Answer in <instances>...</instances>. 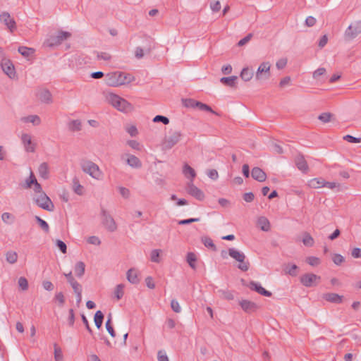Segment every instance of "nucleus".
<instances>
[{
	"label": "nucleus",
	"instance_id": "nucleus-44",
	"mask_svg": "<svg viewBox=\"0 0 361 361\" xmlns=\"http://www.w3.org/2000/svg\"><path fill=\"white\" fill-rule=\"evenodd\" d=\"M202 242L205 247L211 248L213 250H216V245H214L213 240L210 238L207 237V236L202 237Z\"/></svg>",
	"mask_w": 361,
	"mask_h": 361
},
{
	"label": "nucleus",
	"instance_id": "nucleus-43",
	"mask_svg": "<svg viewBox=\"0 0 361 361\" xmlns=\"http://www.w3.org/2000/svg\"><path fill=\"white\" fill-rule=\"evenodd\" d=\"M298 267L297 265L295 264H287L284 271L286 274L292 276H295L297 275V270H298Z\"/></svg>",
	"mask_w": 361,
	"mask_h": 361
},
{
	"label": "nucleus",
	"instance_id": "nucleus-60",
	"mask_svg": "<svg viewBox=\"0 0 361 361\" xmlns=\"http://www.w3.org/2000/svg\"><path fill=\"white\" fill-rule=\"evenodd\" d=\"M210 8L213 12H218L221 9V4L219 1H213L210 3Z\"/></svg>",
	"mask_w": 361,
	"mask_h": 361
},
{
	"label": "nucleus",
	"instance_id": "nucleus-39",
	"mask_svg": "<svg viewBox=\"0 0 361 361\" xmlns=\"http://www.w3.org/2000/svg\"><path fill=\"white\" fill-rule=\"evenodd\" d=\"M6 259L10 264H14L18 260V254L14 251H8L6 253Z\"/></svg>",
	"mask_w": 361,
	"mask_h": 361
},
{
	"label": "nucleus",
	"instance_id": "nucleus-58",
	"mask_svg": "<svg viewBox=\"0 0 361 361\" xmlns=\"http://www.w3.org/2000/svg\"><path fill=\"white\" fill-rule=\"evenodd\" d=\"M127 144L131 147L133 148V149H136V150H138V151H140L141 149H142V146L140 145V144L136 141V140H128L127 142Z\"/></svg>",
	"mask_w": 361,
	"mask_h": 361
},
{
	"label": "nucleus",
	"instance_id": "nucleus-52",
	"mask_svg": "<svg viewBox=\"0 0 361 361\" xmlns=\"http://www.w3.org/2000/svg\"><path fill=\"white\" fill-rule=\"evenodd\" d=\"M18 286L23 290H27V288H28L27 280L23 276L20 277L18 279Z\"/></svg>",
	"mask_w": 361,
	"mask_h": 361
},
{
	"label": "nucleus",
	"instance_id": "nucleus-63",
	"mask_svg": "<svg viewBox=\"0 0 361 361\" xmlns=\"http://www.w3.org/2000/svg\"><path fill=\"white\" fill-rule=\"evenodd\" d=\"M118 190H119L121 195L123 197H124L126 199L129 198L130 192L128 188H124V187H119Z\"/></svg>",
	"mask_w": 361,
	"mask_h": 361
},
{
	"label": "nucleus",
	"instance_id": "nucleus-33",
	"mask_svg": "<svg viewBox=\"0 0 361 361\" xmlns=\"http://www.w3.org/2000/svg\"><path fill=\"white\" fill-rule=\"evenodd\" d=\"M75 273L79 278L82 277L85 273V264L82 262H78L75 266Z\"/></svg>",
	"mask_w": 361,
	"mask_h": 361
},
{
	"label": "nucleus",
	"instance_id": "nucleus-25",
	"mask_svg": "<svg viewBox=\"0 0 361 361\" xmlns=\"http://www.w3.org/2000/svg\"><path fill=\"white\" fill-rule=\"evenodd\" d=\"M183 173L187 178H190V181H193V179L196 176L195 171L188 164H185L183 168Z\"/></svg>",
	"mask_w": 361,
	"mask_h": 361
},
{
	"label": "nucleus",
	"instance_id": "nucleus-51",
	"mask_svg": "<svg viewBox=\"0 0 361 361\" xmlns=\"http://www.w3.org/2000/svg\"><path fill=\"white\" fill-rule=\"evenodd\" d=\"M1 219L6 224H11L14 221V216L8 212H4L1 215Z\"/></svg>",
	"mask_w": 361,
	"mask_h": 361
},
{
	"label": "nucleus",
	"instance_id": "nucleus-19",
	"mask_svg": "<svg viewBox=\"0 0 361 361\" xmlns=\"http://www.w3.org/2000/svg\"><path fill=\"white\" fill-rule=\"evenodd\" d=\"M251 176L253 179L258 182H264L267 179L266 173L259 167H254L252 169Z\"/></svg>",
	"mask_w": 361,
	"mask_h": 361
},
{
	"label": "nucleus",
	"instance_id": "nucleus-62",
	"mask_svg": "<svg viewBox=\"0 0 361 361\" xmlns=\"http://www.w3.org/2000/svg\"><path fill=\"white\" fill-rule=\"evenodd\" d=\"M126 130L130 135L132 137H135L137 135V129L135 126H130L126 128Z\"/></svg>",
	"mask_w": 361,
	"mask_h": 361
},
{
	"label": "nucleus",
	"instance_id": "nucleus-47",
	"mask_svg": "<svg viewBox=\"0 0 361 361\" xmlns=\"http://www.w3.org/2000/svg\"><path fill=\"white\" fill-rule=\"evenodd\" d=\"M161 250H153L150 254V259L153 262L159 263L160 262L159 256Z\"/></svg>",
	"mask_w": 361,
	"mask_h": 361
},
{
	"label": "nucleus",
	"instance_id": "nucleus-49",
	"mask_svg": "<svg viewBox=\"0 0 361 361\" xmlns=\"http://www.w3.org/2000/svg\"><path fill=\"white\" fill-rule=\"evenodd\" d=\"M54 300L59 302V307H63L65 303V297L62 292H58L55 294Z\"/></svg>",
	"mask_w": 361,
	"mask_h": 361
},
{
	"label": "nucleus",
	"instance_id": "nucleus-6",
	"mask_svg": "<svg viewBox=\"0 0 361 361\" xmlns=\"http://www.w3.org/2000/svg\"><path fill=\"white\" fill-rule=\"evenodd\" d=\"M228 255L231 257L240 262L238 266V269L243 271H246L248 270L250 263L247 261H245L246 257L243 252H241L235 248H229Z\"/></svg>",
	"mask_w": 361,
	"mask_h": 361
},
{
	"label": "nucleus",
	"instance_id": "nucleus-40",
	"mask_svg": "<svg viewBox=\"0 0 361 361\" xmlns=\"http://www.w3.org/2000/svg\"><path fill=\"white\" fill-rule=\"evenodd\" d=\"M302 243L305 246L312 247L314 243L313 238L307 232L303 234Z\"/></svg>",
	"mask_w": 361,
	"mask_h": 361
},
{
	"label": "nucleus",
	"instance_id": "nucleus-31",
	"mask_svg": "<svg viewBox=\"0 0 361 361\" xmlns=\"http://www.w3.org/2000/svg\"><path fill=\"white\" fill-rule=\"evenodd\" d=\"M73 191L79 195H82L83 194V186L80 185L79 180L77 177L73 178Z\"/></svg>",
	"mask_w": 361,
	"mask_h": 361
},
{
	"label": "nucleus",
	"instance_id": "nucleus-46",
	"mask_svg": "<svg viewBox=\"0 0 361 361\" xmlns=\"http://www.w3.org/2000/svg\"><path fill=\"white\" fill-rule=\"evenodd\" d=\"M106 329L111 337L114 338L116 336L115 331L113 326L111 325V314H109V318L106 322Z\"/></svg>",
	"mask_w": 361,
	"mask_h": 361
},
{
	"label": "nucleus",
	"instance_id": "nucleus-10",
	"mask_svg": "<svg viewBox=\"0 0 361 361\" xmlns=\"http://www.w3.org/2000/svg\"><path fill=\"white\" fill-rule=\"evenodd\" d=\"M71 34L66 31H59L55 36H51L47 39V44L49 47L56 46L62 43L64 40L71 37Z\"/></svg>",
	"mask_w": 361,
	"mask_h": 361
},
{
	"label": "nucleus",
	"instance_id": "nucleus-30",
	"mask_svg": "<svg viewBox=\"0 0 361 361\" xmlns=\"http://www.w3.org/2000/svg\"><path fill=\"white\" fill-rule=\"evenodd\" d=\"M237 79V76L223 77L220 79V82L226 86L233 87L235 86Z\"/></svg>",
	"mask_w": 361,
	"mask_h": 361
},
{
	"label": "nucleus",
	"instance_id": "nucleus-41",
	"mask_svg": "<svg viewBox=\"0 0 361 361\" xmlns=\"http://www.w3.org/2000/svg\"><path fill=\"white\" fill-rule=\"evenodd\" d=\"M124 285L121 283L116 286L114 290V296L117 300H120L124 295Z\"/></svg>",
	"mask_w": 361,
	"mask_h": 361
},
{
	"label": "nucleus",
	"instance_id": "nucleus-37",
	"mask_svg": "<svg viewBox=\"0 0 361 361\" xmlns=\"http://www.w3.org/2000/svg\"><path fill=\"white\" fill-rule=\"evenodd\" d=\"M94 320L97 328L100 329L104 320V314L100 310L97 311Z\"/></svg>",
	"mask_w": 361,
	"mask_h": 361
},
{
	"label": "nucleus",
	"instance_id": "nucleus-5",
	"mask_svg": "<svg viewBox=\"0 0 361 361\" xmlns=\"http://www.w3.org/2000/svg\"><path fill=\"white\" fill-rule=\"evenodd\" d=\"M181 137L182 133L180 131H170L169 134L165 136L161 143L162 149L164 150L171 149L180 140Z\"/></svg>",
	"mask_w": 361,
	"mask_h": 361
},
{
	"label": "nucleus",
	"instance_id": "nucleus-59",
	"mask_svg": "<svg viewBox=\"0 0 361 361\" xmlns=\"http://www.w3.org/2000/svg\"><path fill=\"white\" fill-rule=\"evenodd\" d=\"M171 309L176 313H179L181 311V307H180L178 302L175 299L171 300Z\"/></svg>",
	"mask_w": 361,
	"mask_h": 361
},
{
	"label": "nucleus",
	"instance_id": "nucleus-24",
	"mask_svg": "<svg viewBox=\"0 0 361 361\" xmlns=\"http://www.w3.org/2000/svg\"><path fill=\"white\" fill-rule=\"evenodd\" d=\"M126 276L128 281L133 284H136L139 282L137 271L135 269L131 268L128 269Z\"/></svg>",
	"mask_w": 361,
	"mask_h": 361
},
{
	"label": "nucleus",
	"instance_id": "nucleus-50",
	"mask_svg": "<svg viewBox=\"0 0 361 361\" xmlns=\"http://www.w3.org/2000/svg\"><path fill=\"white\" fill-rule=\"evenodd\" d=\"M36 182H37V180L35 176H34L33 173L31 172L29 178L26 179L25 188H30L32 185H34Z\"/></svg>",
	"mask_w": 361,
	"mask_h": 361
},
{
	"label": "nucleus",
	"instance_id": "nucleus-54",
	"mask_svg": "<svg viewBox=\"0 0 361 361\" xmlns=\"http://www.w3.org/2000/svg\"><path fill=\"white\" fill-rule=\"evenodd\" d=\"M332 260L335 264L341 265L345 261V258L340 254H334Z\"/></svg>",
	"mask_w": 361,
	"mask_h": 361
},
{
	"label": "nucleus",
	"instance_id": "nucleus-29",
	"mask_svg": "<svg viewBox=\"0 0 361 361\" xmlns=\"http://www.w3.org/2000/svg\"><path fill=\"white\" fill-rule=\"evenodd\" d=\"M253 71L249 68H243L240 73V78L245 82L250 81L253 77Z\"/></svg>",
	"mask_w": 361,
	"mask_h": 361
},
{
	"label": "nucleus",
	"instance_id": "nucleus-27",
	"mask_svg": "<svg viewBox=\"0 0 361 361\" xmlns=\"http://www.w3.org/2000/svg\"><path fill=\"white\" fill-rule=\"evenodd\" d=\"M257 225L264 231H269L270 230V223L264 216H261L258 219Z\"/></svg>",
	"mask_w": 361,
	"mask_h": 361
},
{
	"label": "nucleus",
	"instance_id": "nucleus-56",
	"mask_svg": "<svg viewBox=\"0 0 361 361\" xmlns=\"http://www.w3.org/2000/svg\"><path fill=\"white\" fill-rule=\"evenodd\" d=\"M153 121L155 123L162 122L164 125H167L169 123V119L161 115H157L153 118Z\"/></svg>",
	"mask_w": 361,
	"mask_h": 361
},
{
	"label": "nucleus",
	"instance_id": "nucleus-55",
	"mask_svg": "<svg viewBox=\"0 0 361 361\" xmlns=\"http://www.w3.org/2000/svg\"><path fill=\"white\" fill-rule=\"evenodd\" d=\"M197 108H198L199 109H200L202 111H209V112H211L214 114H217L216 112L213 111L212 109L209 106H208L206 104L202 103L200 102H199Z\"/></svg>",
	"mask_w": 361,
	"mask_h": 361
},
{
	"label": "nucleus",
	"instance_id": "nucleus-11",
	"mask_svg": "<svg viewBox=\"0 0 361 361\" xmlns=\"http://www.w3.org/2000/svg\"><path fill=\"white\" fill-rule=\"evenodd\" d=\"M1 67L4 73L11 79L16 77V73L14 65L10 59L4 58L1 62Z\"/></svg>",
	"mask_w": 361,
	"mask_h": 361
},
{
	"label": "nucleus",
	"instance_id": "nucleus-57",
	"mask_svg": "<svg viewBox=\"0 0 361 361\" xmlns=\"http://www.w3.org/2000/svg\"><path fill=\"white\" fill-rule=\"evenodd\" d=\"M306 261L312 267L317 266L320 264V259L317 257H309L307 258Z\"/></svg>",
	"mask_w": 361,
	"mask_h": 361
},
{
	"label": "nucleus",
	"instance_id": "nucleus-18",
	"mask_svg": "<svg viewBox=\"0 0 361 361\" xmlns=\"http://www.w3.org/2000/svg\"><path fill=\"white\" fill-rule=\"evenodd\" d=\"M154 49V42H152V40L149 39V44L147 47H145V49H142L140 47H136L135 51V56L138 59H142L144 56L145 51L147 54H149Z\"/></svg>",
	"mask_w": 361,
	"mask_h": 361
},
{
	"label": "nucleus",
	"instance_id": "nucleus-20",
	"mask_svg": "<svg viewBox=\"0 0 361 361\" xmlns=\"http://www.w3.org/2000/svg\"><path fill=\"white\" fill-rule=\"evenodd\" d=\"M295 164L297 168L302 172L307 173L308 171V164L302 155L298 154L295 157Z\"/></svg>",
	"mask_w": 361,
	"mask_h": 361
},
{
	"label": "nucleus",
	"instance_id": "nucleus-48",
	"mask_svg": "<svg viewBox=\"0 0 361 361\" xmlns=\"http://www.w3.org/2000/svg\"><path fill=\"white\" fill-rule=\"evenodd\" d=\"M63 354L61 349L57 347L56 344H54V359L55 361H63Z\"/></svg>",
	"mask_w": 361,
	"mask_h": 361
},
{
	"label": "nucleus",
	"instance_id": "nucleus-17",
	"mask_svg": "<svg viewBox=\"0 0 361 361\" xmlns=\"http://www.w3.org/2000/svg\"><path fill=\"white\" fill-rule=\"evenodd\" d=\"M247 286L249 287L252 290H255L262 295L270 297L272 295L270 291L265 290L260 285V283L257 282L252 281L249 283V284L247 285Z\"/></svg>",
	"mask_w": 361,
	"mask_h": 361
},
{
	"label": "nucleus",
	"instance_id": "nucleus-3",
	"mask_svg": "<svg viewBox=\"0 0 361 361\" xmlns=\"http://www.w3.org/2000/svg\"><path fill=\"white\" fill-rule=\"evenodd\" d=\"M80 167L82 171L89 174L92 178L99 180L102 177V172L97 164L90 160H82Z\"/></svg>",
	"mask_w": 361,
	"mask_h": 361
},
{
	"label": "nucleus",
	"instance_id": "nucleus-26",
	"mask_svg": "<svg viewBox=\"0 0 361 361\" xmlns=\"http://www.w3.org/2000/svg\"><path fill=\"white\" fill-rule=\"evenodd\" d=\"M21 121L24 123H32L34 126H39L41 123V118L37 115L23 117Z\"/></svg>",
	"mask_w": 361,
	"mask_h": 361
},
{
	"label": "nucleus",
	"instance_id": "nucleus-45",
	"mask_svg": "<svg viewBox=\"0 0 361 361\" xmlns=\"http://www.w3.org/2000/svg\"><path fill=\"white\" fill-rule=\"evenodd\" d=\"M35 219L41 228L46 233H48L49 231V224L42 219H41L39 216H36Z\"/></svg>",
	"mask_w": 361,
	"mask_h": 361
},
{
	"label": "nucleus",
	"instance_id": "nucleus-14",
	"mask_svg": "<svg viewBox=\"0 0 361 361\" xmlns=\"http://www.w3.org/2000/svg\"><path fill=\"white\" fill-rule=\"evenodd\" d=\"M319 279L320 276L312 273L305 274L300 276L301 283L306 287L316 286L317 281H319Z\"/></svg>",
	"mask_w": 361,
	"mask_h": 361
},
{
	"label": "nucleus",
	"instance_id": "nucleus-35",
	"mask_svg": "<svg viewBox=\"0 0 361 361\" xmlns=\"http://www.w3.org/2000/svg\"><path fill=\"white\" fill-rule=\"evenodd\" d=\"M18 51L24 57H29L35 53V49L33 48H29L23 46L19 47Z\"/></svg>",
	"mask_w": 361,
	"mask_h": 361
},
{
	"label": "nucleus",
	"instance_id": "nucleus-28",
	"mask_svg": "<svg viewBox=\"0 0 361 361\" xmlns=\"http://www.w3.org/2000/svg\"><path fill=\"white\" fill-rule=\"evenodd\" d=\"M39 175L43 179H47L49 178V166L47 163H42L38 168Z\"/></svg>",
	"mask_w": 361,
	"mask_h": 361
},
{
	"label": "nucleus",
	"instance_id": "nucleus-21",
	"mask_svg": "<svg viewBox=\"0 0 361 361\" xmlns=\"http://www.w3.org/2000/svg\"><path fill=\"white\" fill-rule=\"evenodd\" d=\"M239 304L241 308L247 313L253 312L257 309V305L254 302L247 300H242Z\"/></svg>",
	"mask_w": 361,
	"mask_h": 361
},
{
	"label": "nucleus",
	"instance_id": "nucleus-22",
	"mask_svg": "<svg viewBox=\"0 0 361 361\" xmlns=\"http://www.w3.org/2000/svg\"><path fill=\"white\" fill-rule=\"evenodd\" d=\"M323 298L326 301L336 304L341 303L343 301V296L334 293H326Z\"/></svg>",
	"mask_w": 361,
	"mask_h": 361
},
{
	"label": "nucleus",
	"instance_id": "nucleus-42",
	"mask_svg": "<svg viewBox=\"0 0 361 361\" xmlns=\"http://www.w3.org/2000/svg\"><path fill=\"white\" fill-rule=\"evenodd\" d=\"M334 117V114L329 112H324L319 115L318 119L323 123H329Z\"/></svg>",
	"mask_w": 361,
	"mask_h": 361
},
{
	"label": "nucleus",
	"instance_id": "nucleus-32",
	"mask_svg": "<svg viewBox=\"0 0 361 361\" xmlns=\"http://www.w3.org/2000/svg\"><path fill=\"white\" fill-rule=\"evenodd\" d=\"M324 179L323 178H312L308 182V185L312 188H320L324 187Z\"/></svg>",
	"mask_w": 361,
	"mask_h": 361
},
{
	"label": "nucleus",
	"instance_id": "nucleus-1",
	"mask_svg": "<svg viewBox=\"0 0 361 361\" xmlns=\"http://www.w3.org/2000/svg\"><path fill=\"white\" fill-rule=\"evenodd\" d=\"M134 80V77L130 74H126L122 72H114L106 75V82L111 87H118L127 83H130Z\"/></svg>",
	"mask_w": 361,
	"mask_h": 361
},
{
	"label": "nucleus",
	"instance_id": "nucleus-38",
	"mask_svg": "<svg viewBox=\"0 0 361 361\" xmlns=\"http://www.w3.org/2000/svg\"><path fill=\"white\" fill-rule=\"evenodd\" d=\"M218 293L219 294V296L224 300H232L234 299V295L232 291L219 290Z\"/></svg>",
	"mask_w": 361,
	"mask_h": 361
},
{
	"label": "nucleus",
	"instance_id": "nucleus-53",
	"mask_svg": "<svg viewBox=\"0 0 361 361\" xmlns=\"http://www.w3.org/2000/svg\"><path fill=\"white\" fill-rule=\"evenodd\" d=\"M199 102L193 99H186L184 100V105L186 107L196 108L198 105Z\"/></svg>",
	"mask_w": 361,
	"mask_h": 361
},
{
	"label": "nucleus",
	"instance_id": "nucleus-13",
	"mask_svg": "<svg viewBox=\"0 0 361 361\" xmlns=\"http://www.w3.org/2000/svg\"><path fill=\"white\" fill-rule=\"evenodd\" d=\"M21 142L24 149L27 152H35L37 144L32 140V136L28 133H23L21 135Z\"/></svg>",
	"mask_w": 361,
	"mask_h": 361
},
{
	"label": "nucleus",
	"instance_id": "nucleus-61",
	"mask_svg": "<svg viewBox=\"0 0 361 361\" xmlns=\"http://www.w3.org/2000/svg\"><path fill=\"white\" fill-rule=\"evenodd\" d=\"M343 139L346 140L347 142H351V143H359L361 142V138L360 137H355L350 135H347L343 137Z\"/></svg>",
	"mask_w": 361,
	"mask_h": 361
},
{
	"label": "nucleus",
	"instance_id": "nucleus-8",
	"mask_svg": "<svg viewBox=\"0 0 361 361\" xmlns=\"http://www.w3.org/2000/svg\"><path fill=\"white\" fill-rule=\"evenodd\" d=\"M361 33V20H357L350 24L345 30L344 38L346 41L355 39Z\"/></svg>",
	"mask_w": 361,
	"mask_h": 361
},
{
	"label": "nucleus",
	"instance_id": "nucleus-9",
	"mask_svg": "<svg viewBox=\"0 0 361 361\" xmlns=\"http://www.w3.org/2000/svg\"><path fill=\"white\" fill-rule=\"evenodd\" d=\"M270 68L271 65L269 62L262 63L256 72L255 79L258 81H264L268 80L271 76Z\"/></svg>",
	"mask_w": 361,
	"mask_h": 361
},
{
	"label": "nucleus",
	"instance_id": "nucleus-7",
	"mask_svg": "<svg viewBox=\"0 0 361 361\" xmlns=\"http://www.w3.org/2000/svg\"><path fill=\"white\" fill-rule=\"evenodd\" d=\"M101 219L103 226L109 232H114L117 229V224L111 215L104 208H101Z\"/></svg>",
	"mask_w": 361,
	"mask_h": 361
},
{
	"label": "nucleus",
	"instance_id": "nucleus-23",
	"mask_svg": "<svg viewBox=\"0 0 361 361\" xmlns=\"http://www.w3.org/2000/svg\"><path fill=\"white\" fill-rule=\"evenodd\" d=\"M126 163L130 167L134 169H140L142 167L141 161L136 156L133 154H128Z\"/></svg>",
	"mask_w": 361,
	"mask_h": 361
},
{
	"label": "nucleus",
	"instance_id": "nucleus-12",
	"mask_svg": "<svg viewBox=\"0 0 361 361\" xmlns=\"http://www.w3.org/2000/svg\"><path fill=\"white\" fill-rule=\"evenodd\" d=\"M0 21L6 26L11 32H13L16 30V23L8 12L4 11L0 14Z\"/></svg>",
	"mask_w": 361,
	"mask_h": 361
},
{
	"label": "nucleus",
	"instance_id": "nucleus-15",
	"mask_svg": "<svg viewBox=\"0 0 361 361\" xmlns=\"http://www.w3.org/2000/svg\"><path fill=\"white\" fill-rule=\"evenodd\" d=\"M186 190L191 196L195 197L198 200H203L204 195L203 192L196 187L192 181H190L186 188Z\"/></svg>",
	"mask_w": 361,
	"mask_h": 361
},
{
	"label": "nucleus",
	"instance_id": "nucleus-2",
	"mask_svg": "<svg viewBox=\"0 0 361 361\" xmlns=\"http://www.w3.org/2000/svg\"><path fill=\"white\" fill-rule=\"evenodd\" d=\"M106 98L109 102L120 111L130 112L133 109L130 102L117 94L109 93Z\"/></svg>",
	"mask_w": 361,
	"mask_h": 361
},
{
	"label": "nucleus",
	"instance_id": "nucleus-64",
	"mask_svg": "<svg viewBox=\"0 0 361 361\" xmlns=\"http://www.w3.org/2000/svg\"><path fill=\"white\" fill-rule=\"evenodd\" d=\"M158 361H169V357L166 353L162 350H159L157 353Z\"/></svg>",
	"mask_w": 361,
	"mask_h": 361
},
{
	"label": "nucleus",
	"instance_id": "nucleus-16",
	"mask_svg": "<svg viewBox=\"0 0 361 361\" xmlns=\"http://www.w3.org/2000/svg\"><path fill=\"white\" fill-rule=\"evenodd\" d=\"M37 99L45 104L52 103V95L47 89H39L36 92Z\"/></svg>",
	"mask_w": 361,
	"mask_h": 361
},
{
	"label": "nucleus",
	"instance_id": "nucleus-34",
	"mask_svg": "<svg viewBox=\"0 0 361 361\" xmlns=\"http://www.w3.org/2000/svg\"><path fill=\"white\" fill-rule=\"evenodd\" d=\"M82 123L80 120H73L68 123V128L71 131L76 132L81 130Z\"/></svg>",
	"mask_w": 361,
	"mask_h": 361
},
{
	"label": "nucleus",
	"instance_id": "nucleus-36",
	"mask_svg": "<svg viewBox=\"0 0 361 361\" xmlns=\"http://www.w3.org/2000/svg\"><path fill=\"white\" fill-rule=\"evenodd\" d=\"M186 260H187V262L188 263L189 266L192 269H196L197 267H196L195 262L197 261V257H196V255L195 253L188 252L186 256Z\"/></svg>",
	"mask_w": 361,
	"mask_h": 361
},
{
	"label": "nucleus",
	"instance_id": "nucleus-4",
	"mask_svg": "<svg viewBox=\"0 0 361 361\" xmlns=\"http://www.w3.org/2000/svg\"><path fill=\"white\" fill-rule=\"evenodd\" d=\"M33 201L39 207L44 210L52 212L54 209V204L45 192L35 195Z\"/></svg>",
	"mask_w": 361,
	"mask_h": 361
}]
</instances>
